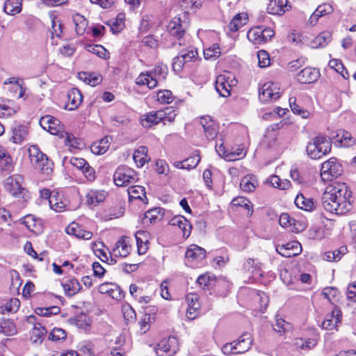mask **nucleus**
<instances>
[{
	"label": "nucleus",
	"mask_w": 356,
	"mask_h": 356,
	"mask_svg": "<svg viewBox=\"0 0 356 356\" xmlns=\"http://www.w3.org/2000/svg\"><path fill=\"white\" fill-rule=\"evenodd\" d=\"M352 192L346 184L334 182L328 186L322 195V205L325 211L343 215L352 209Z\"/></svg>",
	"instance_id": "obj_1"
},
{
	"label": "nucleus",
	"mask_w": 356,
	"mask_h": 356,
	"mask_svg": "<svg viewBox=\"0 0 356 356\" xmlns=\"http://www.w3.org/2000/svg\"><path fill=\"white\" fill-rule=\"evenodd\" d=\"M331 149V140L325 136L318 134L308 143L306 151L311 159H319L330 153Z\"/></svg>",
	"instance_id": "obj_2"
},
{
	"label": "nucleus",
	"mask_w": 356,
	"mask_h": 356,
	"mask_svg": "<svg viewBox=\"0 0 356 356\" xmlns=\"http://www.w3.org/2000/svg\"><path fill=\"white\" fill-rule=\"evenodd\" d=\"M177 114L172 107H167L163 110L152 111L144 114L140 119V123L143 127L149 128L158 124L162 122L165 124L166 122H172L174 121Z\"/></svg>",
	"instance_id": "obj_3"
},
{
	"label": "nucleus",
	"mask_w": 356,
	"mask_h": 356,
	"mask_svg": "<svg viewBox=\"0 0 356 356\" xmlns=\"http://www.w3.org/2000/svg\"><path fill=\"white\" fill-rule=\"evenodd\" d=\"M167 73L165 66L156 65L152 70L142 72L136 79V83L140 86L146 85L149 89H152L157 86L159 81L165 79Z\"/></svg>",
	"instance_id": "obj_4"
},
{
	"label": "nucleus",
	"mask_w": 356,
	"mask_h": 356,
	"mask_svg": "<svg viewBox=\"0 0 356 356\" xmlns=\"http://www.w3.org/2000/svg\"><path fill=\"white\" fill-rule=\"evenodd\" d=\"M253 343V339L250 333L243 332L238 339L227 343L222 348L224 354H243L248 351Z\"/></svg>",
	"instance_id": "obj_5"
},
{
	"label": "nucleus",
	"mask_w": 356,
	"mask_h": 356,
	"mask_svg": "<svg viewBox=\"0 0 356 356\" xmlns=\"http://www.w3.org/2000/svg\"><path fill=\"white\" fill-rule=\"evenodd\" d=\"M186 24L181 22L180 17L173 18L168 25V31L170 36L173 37L177 42L175 41L172 43V47H175L177 44L179 46H185L184 36L186 34Z\"/></svg>",
	"instance_id": "obj_6"
},
{
	"label": "nucleus",
	"mask_w": 356,
	"mask_h": 356,
	"mask_svg": "<svg viewBox=\"0 0 356 356\" xmlns=\"http://www.w3.org/2000/svg\"><path fill=\"white\" fill-rule=\"evenodd\" d=\"M205 258V250L195 244L190 245L185 253V262L192 268L197 267Z\"/></svg>",
	"instance_id": "obj_7"
},
{
	"label": "nucleus",
	"mask_w": 356,
	"mask_h": 356,
	"mask_svg": "<svg viewBox=\"0 0 356 356\" xmlns=\"http://www.w3.org/2000/svg\"><path fill=\"white\" fill-rule=\"evenodd\" d=\"M197 57V51L193 47H188L181 49L177 56L174 58L172 63L173 70L179 72L181 71L184 64L195 61Z\"/></svg>",
	"instance_id": "obj_8"
},
{
	"label": "nucleus",
	"mask_w": 356,
	"mask_h": 356,
	"mask_svg": "<svg viewBox=\"0 0 356 356\" xmlns=\"http://www.w3.org/2000/svg\"><path fill=\"white\" fill-rule=\"evenodd\" d=\"M342 172V165L336 158L333 157L322 164L321 176L323 180L327 181L337 177Z\"/></svg>",
	"instance_id": "obj_9"
},
{
	"label": "nucleus",
	"mask_w": 356,
	"mask_h": 356,
	"mask_svg": "<svg viewBox=\"0 0 356 356\" xmlns=\"http://www.w3.org/2000/svg\"><path fill=\"white\" fill-rule=\"evenodd\" d=\"M179 349L178 339L169 337L161 339L155 348L157 356H174Z\"/></svg>",
	"instance_id": "obj_10"
},
{
	"label": "nucleus",
	"mask_w": 356,
	"mask_h": 356,
	"mask_svg": "<svg viewBox=\"0 0 356 356\" xmlns=\"http://www.w3.org/2000/svg\"><path fill=\"white\" fill-rule=\"evenodd\" d=\"M23 177L19 175L8 177L4 182V188L11 195L16 198L24 197L26 190L22 187Z\"/></svg>",
	"instance_id": "obj_11"
},
{
	"label": "nucleus",
	"mask_w": 356,
	"mask_h": 356,
	"mask_svg": "<svg viewBox=\"0 0 356 356\" xmlns=\"http://www.w3.org/2000/svg\"><path fill=\"white\" fill-rule=\"evenodd\" d=\"M113 179L118 186H124L136 181V172L126 165H121L115 172Z\"/></svg>",
	"instance_id": "obj_12"
},
{
	"label": "nucleus",
	"mask_w": 356,
	"mask_h": 356,
	"mask_svg": "<svg viewBox=\"0 0 356 356\" xmlns=\"http://www.w3.org/2000/svg\"><path fill=\"white\" fill-rule=\"evenodd\" d=\"M40 124L44 129L48 131L51 134L58 136L60 138L64 137L65 132L58 119L51 115H45L41 118Z\"/></svg>",
	"instance_id": "obj_13"
},
{
	"label": "nucleus",
	"mask_w": 356,
	"mask_h": 356,
	"mask_svg": "<svg viewBox=\"0 0 356 356\" xmlns=\"http://www.w3.org/2000/svg\"><path fill=\"white\" fill-rule=\"evenodd\" d=\"M280 97V88L273 82L264 83L259 89V98L261 102L266 103L270 100L275 101Z\"/></svg>",
	"instance_id": "obj_14"
},
{
	"label": "nucleus",
	"mask_w": 356,
	"mask_h": 356,
	"mask_svg": "<svg viewBox=\"0 0 356 356\" xmlns=\"http://www.w3.org/2000/svg\"><path fill=\"white\" fill-rule=\"evenodd\" d=\"M338 147H348L353 146L356 140L350 133L343 129L338 130L335 135L332 136V140Z\"/></svg>",
	"instance_id": "obj_15"
},
{
	"label": "nucleus",
	"mask_w": 356,
	"mask_h": 356,
	"mask_svg": "<svg viewBox=\"0 0 356 356\" xmlns=\"http://www.w3.org/2000/svg\"><path fill=\"white\" fill-rule=\"evenodd\" d=\"M276 250L284 257H292L301 253L302 246L299 242L294 241L284 245H278Z\"/></svg>",
	"instance_id": "obj_16"
},
{
	"label": "nucleus",
	"mask_w": 356,
	"mask_h": 356,
	"mask_svg": "<svg viewBox=\"0 0 356 356\" xmlns=\"http://www.w3.org/2000/svg\"><path fill=\"white\" fill-rule=\"evenodd\" d=\"M129 243L128 237L124 236L120 237L116 242L112 251L108 252V254L115 257H126L129 254L131 250V246Z\"/></svg>",
	"instance_id": "obj_17"
},
{
	"label": "nucleus",
	"mask_w": 356,
	"mask_h": 356,
	"mask_svg": "<svg viewBox=\"0 0 356 356\" xmlns=\"http://www.w3.org/2000/svg\"><path fill=\"white\" fill-rule=\"evenodd\" d=\"M31 163L35 169L40 170L46 175H49L52 172L53 163L49 160L44 153L42 158L40 155H38L31 160Z\"/></svg>",
	"instance_id": "obj_18"
},
{
	"label": "nucleus",
	"mask_w": 356,
	"mask_h": 356,
	"mask_svg": "<svg viewBox=\"0 0 356 356\" xmlns=\"http://www.w3.org/2000/svg\"><path fill=\"white\" fill-rule=\"evenodd\" d=\"M341 312L338 308H334L322 322V327L330 330L337 328L341 323Z\"/></svg>",
	"instance_id": "obj_19"
},
{
	"label": "nucleus",
	"mask_w": 356,
	"mask_h": 356,
	"mask_svg": "<svg viewBox=\"0 0 356 356\" xmlns=\"http://www.w3.org/2000/svg\"><path fill=\"white\" fill-rule=\"evenodd\" d=\"M320 76L319 71L316 68L306 67L296 75V79L301 83H311L316 81Z\"/></svg>",
	"instance_id": "obj_20"
},
{
	"label": "nucleus",
	"mask_w": 356,
	"mask_h": 356,
	"mask_svg": "<svg viewBox=\"0 0 356 356\" xmlns=\"http://www.w3.org/2000/svg\"><path fill=\"white\" fill-rule=\"evenodd\" d=\"M334 8L330 3H322L319 5L310 16L308 23L312 26H315L318 22L319 17L330 15L333 13Z\"/></svg>",
	"instance_id": "obj_21"
},
{
	"label": "nucleus",
	"mask_w": 356,
	"mask_h": 356,
	"mask_svg": "<svg viewBox=\"0 0 356 356\" xmlns=\"http://www.w3.org/2000/svg\"><path fill=\"white\" fill-rule=\"evenodd\" d=\"M200 124L203 127L204 133L209 140H213L218 132L216 123L211 120L210 116L202 117L200 120Z\"/></svg>",
	"instance_id": "obj_22"
},
{
	"label": "nucleus",
	"mask_w": 356,
	"mask_h": 356,
	"mask_svg": "<svg viewBox=\"0 0 356 356\" xmlns=\"http://www.w3.org/2000/svg\"><path fill=\"white\" fill-rule=\"evenodd\" d=\"M291 8L288 0H270L267 12L271 15H282Z\"/></svg>",
	"instance_id": "obj_23"
},
{
	"label": "nucleus",
	"mask_w": 356,
	"mask_h": 356,
	"mask_svg": "<svg viewBox=\"0 0 356 356\" xmlns=\"http://www.w3.org/2000/svg\"><path fill=\"white\" fill-rule=\"evenodd\" d=\"M67 99L68 102L65 108L69 111H74L81 104L83 95L79 89L73 88L68 91Z\"/></svg>",
	"instance_id": "obj_24"
},
{
	"label": "nucleus",
	"mask_w": 356,
	"mask_h": 356,
	"mask_svg": "<svg viewBox=\"0 0 356 356\" xmlns=\"http://www.w3.org/2000/svg\"><path fill=\"white\" fill-rule=\"evenodd\" d=\"M65 232L69 235H72L83 240H89L92 236L91 232L83 229L81 226L75 222H71L66 227Z\"/></svg>",
	"instance_id": "obj_25"
},
{
	"label": "nucleus",
	"mask_w": 356,
	"mask_h": 356,
	"mask_svg": "<svg viewBox=\"0 0 356 356\" xmlns=\"http://www.w3.org/2000/svg\"><path fill=\"white\" fill-rule=\"evenodd\" d=\"M170 224L178 227L182 231L184 238H188L190 236L192 225L183 216H175L170 220Z\"/></svg>",
	"instance_id": "obj_26"
},
{
	"label": "nucleus",
	"mask_w": 356,
	"mask_h": 356,
	"mask_svg": "<svg viewBox=\"0 0 356 356\" xmlns=\"http://www.w3.org/2000/svg\"><path fill=\"white\" fill-rule=\"evenodd\" d=\"M215 88L221 97H225L230 95L231 84L229 83L228 79L224 74H220L217 76Z\"/></svg>",
	"instance_id": "obj_27"
},
{
	"label": "nucleus",
	"mask_w": 356,
	"mask_h": 356,
	"mask_svg": "<svg viewBox=\"0 0 356 356\" xmlns=\"http://www.w3.org/2000/svg\"><path fill=\"white\" fill-rule=\"evenodd\" d=\"M12 133L10 140L14 143L20 144L27 138L29 131L26 126L17 124L13 127Z\"/></svg>",
	"instance_id": "obj_28"
},
{
	"label": "nucleus",
	"mask_w": 356,
	"mask_h": 356,
	"mask_svg": "<svg viewBox=\"0 0 356 356\" xmlns=\"http://www.w3.org/2000/svg\"><path fill=\"white\" fill-rule=\"evenodd\" d=\"M98 291L101 293L108 294L114 299L118 300L121 298L119 286L112 282L101 284L98 287Z\"/></svg>",
	"instance_id": "obj_29"
},
{
	"label": "nucleus",
	"mask_w": 356,
	"mask_h": 356,
	"mask_svg": "<svg viewBox=\"0 0 356 356\" xmlns=\"http://www.w3.org/2000/svg\"><path fill=\"white\" fill-rule=\"evenodd\" d=\"M296 205L306 211H312L314 209L316 204L313 198L306 197L303 194H298L295 199Z\"/></svg>",
	"instance_id": "obj_30"
},
{
	"label": "nucleus",
	"mask_w": 356,
	"mask_h": 356,
	"mask_svg": "<svg viewBox=\"0 0 356 356\" xmlns=\"http://www.w3.org/2000/svg\"><path fill=\"white\" fill-rule=\"evenodd\" d=\"M78 77L80 80L91 86H95L102 81V76L95 72H81L78 74Z\"/></svg>",
	"instance_id": "obj_31"
},
{
	"label": "nucleus",
	"mask_w": 356,
	"mask_h": 356,
	"mask_svg": "<svg viewBox=\"0 0 356 356\" xmlns=\"http://www.w3.org/2000/svg\"><path fill=\"white\" fill-rule=\"evenodd\" d=\"M13 168V159L8 151L0 145V169L10 171Z\"/></svg>",
	"instance_id": "obj_32"
},
{
	"label": "nucleus",
	"mask_w": 356,
	"mask_h": 356,
	"mask_svg": "<svg viewBox=\"0 0 356 356\" xmlns=\"http://www.w3.org/2000/svg\"><path fill=\"white\" fill-rule=\"evenodd\" d=\"M111 138L106 136L102 140L94 142L91 145V151L95 154H103L108 149Z\"/></svg>",
	"instance_id": "obj_33"
},
{
	"label": "nucleus",
	"mask_w": 356,
	"mask_h": 356,
	"mask_svg": "<svg viewBox=\"0 0 356 356\" xmlns=\"http://www.w3.org/2000/svg\"><path fill=\"white\" fill-rule=\"evenodd\" d=\"M49 204L51 209L54 210L56 212H62L67 207L66 201L63 200V195L58 193H55L52 195L51 198H50Z\"/></svg>",
	"instance_id": "obj_34"
},
{
	"label": "nucleus",
	"mask_w": 356,
	"mask_h": 356,
	"mask_svg": "<svg viewBox=\"0 0 356 356\" xmlns=\"http://www.w3.org/2000/svg\"><path fill=\"white\" fill-rule=\"evenodd\" d=\"M47 331L42 325H35L31 333V341L35 344H40L43 341Z\"/></svg>",
	"instance_id": "obj_35"
},
{
	"label": "nucleus",
	"mask_w": 356,
	"mask_h": 356,
	"mask_svg": "<svg viewBox=\"0 0 356 356\" xmlns=\"http://www.w3.org/2000/svg\"><path fill=\"white\" fill-rule=\"evenodd\" d=\"M248 17L246 13H242L236 15L228 26L229 31H237L243 25L246 24Z\"/></svg>",
	"instance_id": "obj_36"
},
{
	"label": "nucleus",
	"mask_w": 356,
	"mask_h": 356,
	"mask_svg": "<svg viewBox=\"0 0 356 356\" xmlns=\"http://www.w3.org/2000/svg\"><path fill=\"white\" fill-rule=\"evenodd\" d=\"M330 40L331 33L330 32H322L311 41L309 46L313 49L324 47L330 42Z\"/></svg>",
	"instance_id": "obj_37"
},
{
	"label": "nucleus",
	"mask_w": 356,
	"mask_h": 356,
	"mask_svg": "<svg viewBox=\"0 0 356 356\" xmlns=\"http://www.w3.org/2000/svg\"><path fill=\"white\" fill-rule=\"evenodd\" d=\"M67 321L70 325L82 330H86L90 325L88 316L83 313L70 318Z\"/></svg>",
	"instance_id": "obj_38"
},
{
	"label": "nucleus",
	"mask_w": 356,
	"mask_h": 356,
	"mask_svg": "<svg viewBox=\"0 0 356 356\" xmlns=\"http://www.w3.org/2000/svg\"><path fill=\"white\" fill-rule=\"evenodd\" d=\"M105 197L106 193L103 191L90 190L86 195L88 204L92 206L104 202Z\"/></svg>",
	"instance_id": "obj_39"
},
{
	"label": "nucleus",
	"mask_w": 356,
	"mask_h": 356,
	"mask_svg": "<svg viewBox=\"0 0 356 356\" xmlns=\"http://www.w3.org/2000/svg\"><path fill=\"white\" fill-rule=\"evenodd\" d=\"M261 26L252 28L247 33L248 40L254 44H264Z\"/></svg>",
	"instance_id": "obj_40"
},
{
	"label": "nucleus",
	"mask_w": 356,
	"mask_h": 356,
	"mask_svg": "<svg viewBox=\"0 0 356 356\" xmlns=\"http://www.w3.org/2000/svg\"><path fill=\"white\" fill-rule=\"evenodd\" d=\"M63 287L69 296H72L77 293L81 289V285L79 281L75 278L67 280L63 284Z\"/></svg>",
	"instance_id": "obj_41"
},
{
	"label": "nucleus",
	"mask_w": 356,
	"mask_h": 356,
	"mask_svg": "<svg viewBox=\"0 0 356 356\" xmlns=\"http://www.w3.org/2000/svg\"><path fill=\"white\" fill-rule=\"evenodd\" d=\"M3 10L8 15H15L22 10V0H6Z\"/></svg>",
	"instance_id": "obj_42"
},
{
	"label": "nucleus",
	"mask_w": 356,
	"mask_h": 356,
	"mask_svg": "<svg viewBox=\"0 0 356 356\" xmlns=\"http://www.w3.org/2000/svg\"><path fill=\"white\" fill-rule=\"evenodd\" d=\"M163 216V213L161 208H154L147 211L143 218V223H152L156 220H161Z\"/></svg>",
	"instance_id": "obj_43"
},
{
	"label": "nucleus",
	"mask_w": 356,
	"mask_h": 356,
	"mask_svg": "<svg viewBox=\"0 0 356 356\" xmlns=\"http://www.w3.org/2000/svg\"><path fill=\"white\" fill-rule=\"evenodd\" d=\"M147 148L145 146H140L134 154V160L138 167H143L149 159L147 156Z\"/></svg>",
	"instance_id": "obj_44"
},
{
	"label": "nucleus",
	"mask_w": 356,
	"mask_h": 356,
	"mask_svg": "<svg viewBox=\"0 0 356 356\" xmlns=\"http://www.w3.org/2000/svg\"><path fill=\"white\" fill-rule=\"evenodd\" d=\"M73 22L75 26V31L79 35H82L88 26L86 19L80 14L73 15Z\"/></svg>",
	"instance_id": "obj_45"
},
{
	"label": "nucleus",
	"mask_w": 356,
	"mask_h": 356,
	"mask_svg": "<svg viewBox=\"0 0 356 356\" xmlns=\"http://www.w3.org/2000/svg\"><path fill=\"white\" fill-rule=\"evenodd\" d=\"M127 193L129 194V200L135 199L143 201V197L146 198L145 188L141 186L136 185L130 186L127 189Z\"/></svg>",
	"instance_id": "obj_46"
},
{
	"label": "nucleus",
	"mask_w": 356,
	"mask_h": 356,
	"mask_svg": "<svg viewBox=\"0 0 356 356\" xmlns=\"http://www.w3.org/2000/svg\"><path fill=\"white\" fill-rule=\"evenodd\" d=\"M138 251L140 254H145L147 250L146 243L148 242L147 233L143 231H138L136 233Z\"/></svg>",
	"instance_id": "obj_47"
},
{
	"label": "nucleus",
	"mask_w": 356,
	"mask_h": 356,
	"mask_svg": "<svg viewBox=\"0 0 356 356\" xmlns=\"http://www.w3.org/2000/svg\"><path fill=\"white\" fill-rule=\"evenodd\" d=\"M257 185V181L252 176L244 177L240 184L241 190L244 192L250 193L254 191Z\"/></svg>",
	"instance_id": "obj_48"
},
{
	"label": "nucleus",
	"mask_w": 356,
	"mask_h": 356,
	"mask_svg": "<svg viewBox=\"0 0 356 356\" xmlns=\"http://www.w3.org/2000/svg\"><path fill=\"white\" fill-rule=\"evenodd\" d=\"M10 102H0V118H9L15 114L19 111L17 106H10Z\"/></svg>",
	"instance_id": "obj_49"
},
{
	"label": "nucleus",
	"mask_w": 356,
	"mask_h": 356,
	"mask_svg": "<svg viewBox=\"0 0 356 356\" xmlns=\"http://www.w3.org/2000/svg\"><path fill=\"white\" fill-rule=\"evenodd\" d=\"M197 283L202 288H209L216 282V276L211 273L200 275L197 279Z\"/></svg>",
	"instance_id": "obj_50"
},
{
	"label": "nucleus",
	"mask_w": 356,
	"mask_h": 356,
	"mask_svg": "<svg viewBox=\"0 0 356 356\" xmlns=\"http://www.w3.org/2000/svg\"><path fill=\"white\" fill-rule=\"evenodd\" d=\"M22 223L26 225L28 229L33 232L38 233L40 232V222L36 220L32 215L25 216Z\"/></svg>",
	"instance_id": "obj_51"
},
{
	"label": "nucleus",
	"mask_w": 356,
	"mask_h": 356,
	"mask_svg": "<svg viewBox=\"0 0 356 356\" xmlns=\"http://www.w3.org/2000/svg\"><path fill=\"white\" fill-rule=\"evenodd\" d=\"M268 181L270 185L275 188H277L281 190H286L291 186V182L287 179L282 180L277 175L270 176Z\"/></svg>",
	"instance_id": "obj_52"
},
{
	"label": "nucleus",
	"mask_w": 356,
	"mask_h": 356,
	"mask_svg": "<svg viewBox=\"0 0 356 356\" xmlns=\"http://www.w3.org/2000/svg\"><path fill=\"white\" fill-rule=\"evenodd\" d=\"M63 138H65V145L69 146L70 151H72V149H81L83 145L82 142L80 140L76 138L72 134L65 132Z\"/></svg>",
	"instance_id": "obj_53"
},
{
	"label": "nucleus",
	"mask_w": 356,
	"mask_h": 356,
	"mask_svg": "<svg viewBox=\"0 0 356 356\" xmlns=\"http://www.w3.org/2000/svg\"><path fill=\"white\" fill-rule=\"evenodd\" d=\"M155 321V317L152 314L147 313L144 314L141 319L139 321L140 330L141 333H146L150 328L151 324Z\"/></svg>",
	"instance_id": "obj_54"
},
{
	"label": "nucleus",
	"mask_w": 356,
	"mask_h": 356,
	"mask_svg": "<svg viewBox=\"0 0 356 356\" xmlns=\"http://www.w3.org/2000/svg\"><path fill=\"white\" fill-rule=\"evenodd\" d=\"M289 102L291 109L294 114L300 115L302 118H307L309 117V112L302 109L301 106L296 104V98L295 97H290Z\"/></svg>",
	"instance_id": "obj_55"
},
{
	"label": "nucleus",
	"mask_w": 356,
	"mask_h": 356,
	"mask_svg": "<svg viewBox=\"0 0 356 356\" xmlns=\"http://www.w3.org/2000/svg\"><path fill=\"white\" fill-rule=\"evenodd\" d=\"M20 306V302L17 298H12L6 303L4 306L0 307V312L4 313L7 312L8 313L16 312Z\"/></svg>",
	"instance_id": "obj_56"
},
{
	"label": "nucleus",
	"mask_w": 356,
	"mask_h": 356,
	"mask_svg": "<svg viewBox=\"0 0 356 356\" xmlns=\"http://www.w3.org/2000/svg\"><path fill=\"white\" fill-rule=\"evenodd\" d=\"M0 327L2 332L7 336L13 335L17 332L15 323L8 319L2 321Z\"/></svg>",
	"instance_id": "obj_57"
},
{
	"label": "nucleus",
	"mask_w": 356,
	"mask_h": 356,
	"mask_svg": "<svg viewBox=\"0 0 356 356\" xmlns=\"http://www.w3.org/2000/svg\"><path fill=\"white\" fill-rule=\"evenodd\" d=\"M220 55V50L218 44H214L211 47L204 50L205 59H216Z\"/></svg>",
	"instance_id": "obj_58"
},
{
	"label": "nucleus",
	"mask_w": 356,
	"mask_h": 356,
	"mask_svg": "<svg viewBox=\"0 0 356 356\" xmlns=\"http://www.w3.org/2000/svg\"><path fill=\"white\" fill-rule=\"evenodd\" d=\"M157 100L162 104H170L173 102L174 96L170 90H159L157 93Z\"/></svg>",
	"instance_id": "obj_59"
},
{
	"label": "nucleus",
	"mask_w": 356,
	"mask_h": 356,
	"mask_svg": "<svg viewBox=\"0 0 356 356\" xmlns=\"http://www.w3.org/2000/svg\"><path fill=\"white\" fill-rule=\"evenodd\" d=\"M88 51L104 59H106L109 57V52L100 44H93L89 46Z\"/></svg>",
	"instance_id": "obj_60"
},
{
	"label": "nucleus",
	"mask_w": 356,
	"mask_h": 356,
	"mask_svg": "<svg viewBox=\"0 0 356 356\" xmlns=\"http://www.w3.org/2000/svg\"><path fill=\"white\" fill-rule=\"evenodd\" d=\"M216 149L220 156H223L227 160L234 161L236 159L234 152H227L222 143L220 144L217 143L216 145Z\"/></svg>",
	"instance_id": "obj_61"
},
{
	"label": "nucleus",
	"mask_w": 356,
	"mask_h": 356,
	"mask_svg": "<svg viewBox=\"0 0 356 356\" xmlns=\"http://www.w3.org/2000/svg\"><path fill=\"white\" fill-rule=\"evenodd\" d=\"M287 40L289 42L296 45H300L305 42V37L299 33H290L287 35Z\"/></svg>",
	"instance_id": "obj_62"
},
{
	"label": "nucleus",
	"mask_w": 356,
	"mask_h": 356,
	"mask_svg": "<svg viewBox=\"0 0 356 356\" xmlns=\"http://www.w3.org/2000/svg\"><path fill=\"white\" fill-rule=\"evenodd\" d=\"M258 65L260 67H266L270 65V57L267 51L260 50L257 53Z\"/></svg>",
	"instance_id": "obj_63"
},
{
	"label": "nucleus",
	"mask_w": 356,
	"mask_h": 356,
	"mask_svg": "<svg viewBox=\"0 0 356 356\" xmlns=\"http://www.w3.org/2000/svg\"><path fill=\"white\" fill-rule=\"evenodd\" d=\"M67 337L66 332L61 328H54L49 334V339L52 341L65 339Z\"/></svg>",
	"instance_id": "obj_64"
}]
</instances>
